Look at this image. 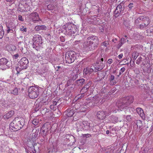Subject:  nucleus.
I'll return each instance as SVG.
<instances>
[{
  "label": "nucleus",
  "instance_id": "nucleus-64",
  "mask_svg": "<svg viewBox=\"0 0 153 153\" xmlns=\"http://www.w3.org/2000/svg\"><path fill=\"white\" fill-rule=\"evenodd\" d=\"M60 68H61V67L60 66H57L56 67V68H55L56 69V71H58L59 70V69Z\"/></svg>",
  "mask_w": 153,
  "mask_h": 153
},
{
  "label": "nucleus",
  "instance_id": "nucleus-24",
  "mask_svg": "<svg viewBox=\"0 0 153 153\" xmlns=\"http://www.w3.org/2000/svg\"><path fill=\"white\" fill-rule=\"evenodd\" d=\"M111 120L112 123H115L118 122V118L114 116H112L111 117Z\"/></svg>",
  "mask_w": 153,
  "mask_h": 153
},
{
  "label": "nucleus",
  "instance_id": "nucleus-47",
  "mask_svg": "<svg viewBox=\"0 0 153 153\" xmlns=\"http://www.w3.org/2000/svg\"><path fill=\"white\" fill-rule=\"evenodd\" d=\"M19 56V54L17 53L14 55H13V59H17Z\"/></svg>",
  "mask_w": 153,
  "mask_h": 153
},
{
  "label": "nucleus",
  "instance_id": "nucleus-36",
  "mask_svg": "<svg viewBox=\"0 0 153 153\" xmlns=\"http://www.w3.org/2000/svg\"><path fill=\"white\" fill-rule=\"evenodd\" d=\"M46 71V69L45 67H43L41 69L40 73L41 74H42Z\"/></svg>",
  "mask_w": 153,
  "mask_h": 153
},
{
  "label": "nucleus",
  "instance_id": "nucleus-53",
  "mask_svg": "<svg viewBox=\"0 0 153 153\" xmlns=\"http://www.w3.org/2000/svg\"><path fill=\"white\" fill-rule=\"evenodd\" d=\"M116 81H110V84L111 85H114L116 83Z\"/></svg>",
  "mask_w": 153,
  "mask_h": 153
},
{
  "label": "nucleus",
  "instance_id": "nucleus-40",
  "mask_svg": "<svg viewBox=\"0 0 153 153\" xmlns=\"http://www.w3.org/2000/svg\"><path fill=\"white\" fill-rule=\"evenodd\" d=\"M7 27H9V28H13V23L12 22H10V23L8 24L7 25Z\"/></svg>",
  "mask_w": 153,
  "mask_h": 153
},
{
  "label": "nucleus",
  "instance_id": "nucleus-56",
  "mask_svg": "<svg viewBox=\"0 0 153 153\" xmlns=\"http://www.w3.org/2000/svg\"><path fill=\"white\" fill-rule=\"evenodd\" d=\"M89 74H90L92 72L94 71V69L93 68H89Z\"/></svg>",
  "mask_w": 153,
  "mask_h": 153
},
{
  "label": "nucleus",
  "instance_id": "nucleus-20",
  "mask_svg": "<svg viewBox=\"0 0 153 153\" xmlns=\"http://www.w3.org/2000/svg\"><path fill=\"white\" fill-rule=\"evenodd\" d=\"M76 129L77 131H82V130L84 129V127H83L82 123H76Z\"/></svg>",
  "mask_w": 153,
  "mask_h": 153
},
{
  "label": "nucleus",
  "instance_id": "nucleus-9",
  "mask_svg": "<svg viewBox=\"0 0 153 153\" xmlns=\"http://www.w3.org/2000/svg\"><path fill=\"white\" fill-rule=\"evenodd\" d=\"M123 12V10L122 6L120 4L116 7V10L114 11V16L115 17H118L120 14L122 13Z\"/></svg>",
  "mask_w": 153,
  "mask_h": 153
},
{
  "label": "nucleus",
  "instance_id": "nucleus-35",
  "mask_svg": "<svg viewBox=\"0 0 153 153\" xmlns=\"http://www.w3.org/2000/svg\"><path fill=\"white\" fill-rule=\"evenodd\" d=\"M142 58L141 56H140L137 59L136 61V63L138 65H139L142 61Z\"/></svg>",
  "mask_w": 153,
  "mask_h": 153
},
{
  "label": "nucleus",
  "instance_id": "nucleus-4",
  "mask_svg": "<svg viewBox=\"0 0 153 153\" xmlns=\"http://www.w3.org/2000/svg\"><path fill=\"white\" fill-rule=\"evenodd\" d=\"M28 96L31 98H37L39 95V88L36 86H30L28 90Z\"/></svg>",
  "mask_w": 153,
  "mask_h": 153
},
{
  "label": "nucleus",
  "instance_id": "nucleus-38",
  "mask_svg": "<svg viewBox=\"0 0 153 153\" xmlns=\"http://www.w3.org/2000/svg\"><path fill=\"white\" fill-rule=\"evenodd\" d=\"M114 76L112 75H110L109 76L108 80L109 81H114Z\"/></svg>",
  "mask_w": 153,
  "mask_h": 153
},
{
  "label": "nucleus",
  "instance_id": "nucleus-25",
  "mask_svg": "<svg viewBox=\"0 0 153 153\" xmlns=\"http://www.w3.org/2000/svg\"><path fill=\"white\" fill-rule=\"evenodd\" d=\"M4 33V31L3 29L2 26L0 25V39H1L3 38Z\"/></svg>",
  "mask_w": 153,
  "mask_h": 153
},
{
  "label": "nucleus",
  "instance_id": "nucleus-22",
  "mask_svg": "<svg viewBox=\"0 0 153 153\" xmlns=\"http://www.w3.org/2000/svg\"><path fill=\"white\" fill-rule=\"evenodd\" d=\"M46 27L45 25H37L35 27V30L36 31H39L40 30H46Z\"/></svg>",
  "mask_w": 153,
  "mask_h": 153
},
{
  "label": "nucleus",
  "instance_id": "nucleus-21",
  "mask_svg": "<svg viewBox=\"0 0 153 153\" xmlns=\"http://www.w3.org/2000/svg\"><path fill=\"white\" fill-rule=\"evenodd\" d=\"M46 124H45L42 127L41 129L42 132L43 133V136H45L48 131V128H45V126Z\"/></svg>",
  "mask_w": 153,
  "mask_h": 153
},
{
  "label": "nucleus",
  "instance_id": "nucleus-6",
  "mask_svg": "<svg viewBox=\"0 0 153 153\" xmlns=\"http://www.w3.org/2000/svg\"><path fill=\"white\" fill-rule=\"evenodd\" d=\"M66 26L68 29L67 30V34L72 36V34H75L77 31L76 26L73 23L68 22L66 23Z\"/></svg>",
  "mask_w": 153,
  "mask_h": 153
},
{
  "label": "nucleus",
  "instance_id": "nucleus-3",
  "mask_svg": "<svg viewBox=\"0 0 153 153\" xmlns=\"http://www.w3.org/2000/svg\"><path fill=\"white\" fill-rule=\"evenodd\" d=\"M133 97L132 96L126 97L120 100L118 102L117 106L118 108L122 110L126 109L133 102Z\"/></svg>",
  "mask_w": 153,
  "mask_h": 153
},
{
  "label": "nucleus",
  "instance_id": "nucleus-52",
  "mask_svg": "<svg viewBox=\"0 0 153 153\" xmlns=\"http://www.w3.org/2000/svg\"><path fill=\"white\" fill-rule=\"evenodd\" d=\"M90 83H89L85 85L84 86V87H85V88H86V89H88L89 87L90 86Z\"/></svg>",
  "mask_w": 153,
  "mask_h": 153
},
{
  "label": "nucleus",
  "instance_id": "nucleus-12",
  "mask_svg": "<svg viewBox=\"0 0 153 153\" xmlns=\"http://www.w3.org/2000/svg\"><path fill=\"white\" fill-rule=\"evenodd\" d=\"M14 111L13 110L10 111L3 116V118L5 119H8L12 117L14 115Z\"/></svg>",
  "mask_w": 153,
  "mask_h": 153
},
{
  "label": "nucleus",
  "instance_id": "nucleus-1",
  "mask_svg": "<svg viewBox=\"0 0 153 153\" xmlns=\"http://www.w3.org/2000/svg\"><path fill=\"white\" fill-rule=\"evenodd\" d=\"M99 39L95 36L88 37L83 44V49L87 51H93L97 48L99 44Z\"/></svg>",
  "mask_w": 153,
  "mask_h": 153
},
{
  "label": "nucleus",
  "instance_id": "nucleus-29",
  "mask_svg": "<svg viewBox=\"0 0 153 153\" xmlns=\"http://www.w3.org/2000/svg\"><path fill=\"white\" fill-rule=\"evenodd\" d=\"M10 93L14 95H17L18 93V89L17 88H15L13 90L11 91Z\"/></svg>",
  "mask_w": 153,
  "mask_h": 153
},
{
  "label": "nucleus",
  "instance_id": "nucleus-31",
  "mask_svg": "<svg viewBox=\"0 0 153 153\" xmlns=\"http://www.w3.org/2000/svg\"><path fill=\"white\" fill-rule=\"evenodd\" d=\"M23 69H21V68L20 67V66L19 65H18V67L16 68V70L17 72V75H18V74H20V72Z\"/></svg>",
  "mask_w": 153,
  "mask_h": 153
},
{
  "label": "nucleus",
  "instance_id": "nucleus-14",
  "mask_svg": "<svg viewBox=\"0 0 153 153\" xmlns=\"http://www.w3.org/2000/svg\"><path fill=\"white\" fill-rule=\"evenodd\" d=\"M142 23L144 24V26H147L150 23V20L149 17H146L145 16H142Z\"/></svg>",
  "mask_w": 153,
  "mask_h": 153
},
{
  "label": "nucleus",
  "instance_id": "nucleus-63",
  "mask_svg": "<svg viewBox=\"0 0 153 153\" xmlns=\"http://www.w3.org/2000/svg\"><path fill=\"white\" fill-rule=\"evenodd\" d=\"M70 137V138H73L74 139V137L73 136L71 135H68L67 136V137Z\"/></svg>",
  "mask_w": 153,
  "mask_h": 153
},
{
  "label": "nucleus",
  "instance_id": "nucleus-48",
  "mask_svg": "<svg viewBox=\"0 0 153 153\" xmlns=\"http://www.w3.org/2000/svg\"><path fill=\"white\" fill-rule=\"evenodd\" d=\"M80 105L79 103L76 104L74 105V107L75 108V111L77 109H78L79 107H80Z\"/></svg>",
  "mask_w": 153,
  "mask_h": 153
},
{
  "label": "nucleus",
  "instance_id": "nucleus-16",
  "mask_svg": "<svg viewBox=\"0 0 153 153\" xmlns=\"http://www.w3.org/2000/svg\"><path fill=\"white\" fill-rule=\"evenodd\" d=\"M82 124L85 130L90 129L91 126L90 123L87 121H84L82 122Z\"/></svg>",
  "mask_w": 153,
  "mask_h": 153
},
{
  "label": "nucleus",
  "instance_id": "nucleus-26",
  "mask_svg": "<svg viewBox=\"0 0 153 153\" xmlns=\"http://www.w3.org/2000/svg\"><path fill=\"white\" fill-rule=\"evenodd\" d=\"M39 43H35V42H33V48H34L37 51L39 50L40 46Z\"/></svg>",
  "mask_w": 153,
  "mask_h": 153
},
{
  "label": "nucleus",
  "instance_id": "nucleus-41",
  "mask_svg": "<svg viewBox=\"0 0 153 153\" xmlns=\"http://www.w3.org/2000/svg\"><path fill=\"white\" fill-rule=\"evenodd\" d=\"M20 30L23 32H26L27 31V28L25 27L24 26H23L20 28Z\"/></svg>",
  "mask_w": 153,
  "mask_h": 153
},
{
  "label": "nucleus",
  "instance_id": "nucleus-7",
  "mask_svg": "<svg viewBox=\"0 0 153 153\" xmlns=\"http://www.w3.org/2000/svg\"><path fill=\"white\" fill-rule=\"evenodd\" d=\"M29 62L27 59L26 57L22 58L18 63V65L20 66V67L22 69H26L28 64Z\"/></svg>",
  "mask_w": 153,
  "mask_h": 153
},
{
  "label": "nucleus",
  "instance_id": "nucleus-46",
  "mask_svg": "<svg viewBox=\"0 0 153 153\" xmlns=\"http://www.w3.org/2000/svg\"><path fill=\"white\" fill-rule=\"evenodd\" d=\"M103 45L105 47H107V46L109 45V42L107 41H105L103 43Z\"/></svg>",
  "mask_w": 153,
  "mask_h": 153
},
{
  "label": "nucleus",
  "instance_id": "nucleus-59",
  "mask_svg": "<svg viewBox=\"0 0 153 153\" xmlns=\"http://www.w3.org/2000/svg\"><path fill=\"white\" fill-rule=\"evenodd\" d=\"M112 62H113L112 59H110L108 60L107 61V63H109V64H111Z\"/></svg>",
  "mask_w": 153,
  "mask_h": 153
},
{
  "label": "nucleus",
  "instance_id": "nucleus-15",
  "mask_svg": "<svg viewBox=\"0 0 153 153\" xmlns=\"http://www.w3.org/2000/svg\"><path fill=\"white\" fill-rule=\"evenodd\" d=\"M136 111L138 114L143 119L145 118V114L143 110L140 108H137Z\"/></svg>",
  "mask_w": 153,
  "mask_h": 153
},
{
  "label": "nucleus",
  "instance_id": "nucleus-51",
  "mask_svg": "<svg viewBox=\"0 0 153 153\" xmlns=\"http://www.w3.org/2000/svg\"><path fill=\"white\" fill-rule=\"evenodd\" d=\"M94 67V71L95 72H96L97 71H100L98 67L97 66V65H96L95 67Z\"/></svg>",
  "mask_w": 153,
  "mask_h": 153
},
{
  "label": "nucleus",
  "instance_id": "nucleus-11",
  "mask_svg": "<svg viewBox=\"0 0 153 153\" xmlns=\"http://www.w3.org/2000/svg\"><path fill=\"white\" fill-rule=\"evenodd\" d=\"M106 114V112L105 111H100L97 112V116L99 119L103 120L105 118Z\"/></svg>",
  "mask_w": 153,
  "mask_h": 153
},
{
  "label": "nucleus",
  "instance_id": "nucleus-19",
  "mask_svg": "<svg viewBox=\"0 0 153 153\" xmlns=\"http://www.w3.org/2000/svg\"><path fill=\"white\" fill-rule=\"evenodd\" d=\"M46 103V102H44L43 101H42V102H41L37 104L36 105L35 107L34 108V111L36 112L41 107L42 104Z\"/></svg>",
  "mask_w": 153,
  "mask_h": 153
},
{
  "label": "nucleus",
  "instance_id": "nucleus-44",
  "mask_svg": "<svg viewBox=\"0 0 153 153\" xmlns=\"http://www.w3.org/2000/svg\"><path fill=\"white\" fill-rule=\"evenodd\" d=\"M91 135L89 134H85L83 135V137H84L88 138L91 137Z\"/></svg>",
  "mask_w": 153,
  "mask_h": 153
},
{
  "label": "nucleus",
  "instance_id": "nucleus-42",
  "mask_svg": "<svg viewBox=\"0 0 153 153\" xmlns=\"http://www.w3.org/2000/svg\"><path fill=\"white\" fill-rule=\"evenodd\" d=\"M126 119L128 121H130L131 120V117L130 115H127L126 117Z\"/></svg>",
  "mask_w": 153,
  "mask_h": 153
},
{
  "label": "nucleus",
  "instance_id": "nucleus-5",
  "mask_svg": "<svg viewBox=\"0 0 153 153\" xmlns=\"http://www.w3.org/2000/svg\"><path fill=\"white\" fill-rule=\"evenodd\" d=\"M75 53L73 51L67 52L65 54V59L67 63L71 64L76 59Z\"/></svg>",
  "mask_w": 153,
  "mask_h": 153
},
{
  "label": "nucleus",
  "instance_id": "nucleus-57",
  "mask_svg": "<svg viewBox=\"0 0 153 153\" xmlns=\"http://www.w3.org/2000/svg\"><path fill=\"white\" fill-rule=\"evenodd\" d=\"M126 39L124 38H122L121 39L120 42L124 44L126 42Z\"/></svg>",
  "mask_w": 153,
  "mask_h": 153
},
{
  "label": "nucleus",
  "instance_id": "nucleus-8",
  "mask_svg": "<svg viewBox=\"0 0 153 153\" xmlns=\"http://www.w3.org/2000/svg\"><path fill=\"white\" fill-rule=\"evenodd\" d=\"M0 66L5 69L9 68L10 65L9 64L8 60L5 58L0 59Z\"/></svg>",
  "mask_w": 153,
  "mask_h": 153
},
{
  "label": "nucleus",
  "instance_id": "nucleus-23",
  "mask_svg": "<svg viewBox=\"0 0 153 153\" xmlns=\"http://www.w3.org/2000/svg\"><path fill=\"white\" fill-rule=\"evenodd\" d=\"M85 81L84 79L82 78L76 80L75 83L76 84H77L78 86H82L83 84Z\"/></svg>",
  "mask_w": 153,
  "mask_h": 153
},
{
  "label": "nucleus",
  "instance_id": "nucleus-50",
  "mask_svg": "<svg viewBox=\"0 0 153 153\" xmlns=\"http://www.w3.org/2000/svg\"><path fill=\"white\" fill-rule=\"evenodd\" d=\"M144 24H143V23H142V24H140L139 25L141 29H143L146 27L147 26H144Z\"/></svg>",
  "mask_w": 153,
  "mask_h": 153
},
{
  "label": "nucleus",
  "instance_id": "nucleus-45",
  "mask_svg": "<svg viewBox=\"0 0 153 153\" xmlns=\"http://www.w3.org/2000/svg\"><path fill=\"white\" fill-rule=\"evenodd\" d=\"M100 31L101 32H104V27L103 26H100L99 27Z\"/></svg>",
  "mask_w": 153,
  "mask_h": 153
},
{
  "label": "nucleus",
  "instance_id": "nucleus-55",
  "mask_svg": "<svg viewBox=\"0 0 153 153\" xmlns=\"http://www.w3.org/2000/svg\"><path fill=\"white\" fill-rule=\"evenodd\" d=\"M67 26H66V24L65 25H63V28L65 30L66 33L67 34V30L68 29V28H67Z\"/></svg>",
  "mask_w": 153,
  "mask_h": 153
},
{
  "label": "nucleus",
  "instance_id": "nucleus-10",
  "mask_svg": "<svg viewBox=\"0 0 153 153\" xmlns=\"http://www.w3.org/2000/svg\"><path fill=\"white\" fill-rule=\"evenodd\" d=\"M30 16L32 17V19L34 22L40 20L39 15L36 12L31 13Z\"/></svg>",
  "mask_w": 153,
  "mask_h": 153
},
{
  "label": "nucleus",
  "instance_id": "nucleus-28",
  "mask_svg": "<svg viewBox=\"0 0 153 153\" xmlns=\"http://www.w3.org/2000/svg\"><path fill=\"white\" fill-rule=\"evenodd\" d=\"M139 54L137 52H134L132 53V58H133V60L134 61L136 59L137 57L139 56Z\"/></svg>",
  "mask_w": 153,
  "mask_h": 153
},
{
  "label": "nucleus",
  "instance_id": "nucleus-54",
  "mask_svg": "<svg viewBox=\"0 0 153 153\" xmlns=\"http://www.w3.org/2000/svg\"><path fill=\"white\" fill-rule=\"evenodd\" d=\"M18 19L21 21H23L24 20L23 19L22 16L21 15H19L18 16Z\"/></svg>",
  "mask_w": 153,
  "mask_h": 153
},
{
  "label": "nucleus",
  "instance_id": "nucleus-61",
  "mask_svg": "<svg viewBox=\"0 0 153 153\" xmlns=\"http://www.w3.org/2000/svg\"><path fill=\"white\" fill-rule=\"evenodd\" d=\"M57 102L56 100L54 101L53 102V104L52 105H56L57 104Z\"/></svg>",
  "mask_w": 153,
  "mask_h": 153
},
{
  "label": "nucleus",
  "instance_id": "nucleus-62",
  "mask_svg": "<svg viewBox=\"0 0 153 153\" xmlns=\"http://www.w3.org/2000/svg\"><path fill=\"white\" fill-rule=\"evenodd\" d=\"M123 56V54L122 53H121L118 56V57L119 59H121L122 58Z\"/></svg>",
  "mask_w": 153,
  "mask_h": 153
},
{
  "label": "nucleus",
  "instance_id": "nucleus-49",
  "mask_svg": "<svg viewBox=\"0 0 153 153\" xmlns=\"http://www.w3.org/2000/svg\"><path fill=\"white\" fill-rule=\"evenodd\" d=\"M128 7L129 9L131 10L132 7H134L133 4V3H130L128 5Z\"/></svg>",
  "mask_w": 153,
  "mask_h": 153
},
{
  "label": "nucleus",
  "instance_id": "nucleus-2",
  "mask_svg": "<svg viewBox=\"0 0 153 153\" xmlns=\"http://www.w3.org/2000/svg\"><path fill=\"white\" fill-rule=\"evenodd\" d=\"M25 120L21 117H16L10 123V127L14 131L21 129L25 125Z\"/></svg>",
  "mask_w": 153,
  "mask_h": 153
},
{
  "label": "nucleus",
  "instance_id": "nucleus-30",
  "mask_svg": "<svg viewBox=\"0 0 153 153\" xmlns=\"http://www.w3.org/2000/svg\"><path fill=\"white\" fill-rule=\"evenodd\" d=\"M100 71L105 66V64L103 63L102 62L100 63V65H97Z\"/></svg>",
  "mask_w": 153,
  "mask_h": 153
},
{
  "label": "nucleus",
  "instance_id": "nucleus-60",
  "mask_svg": "<svg viewBox=\"0 0 153 153\" xmlns=\"http://www.w3.org/2000/svg\"><path fill=\"white\" fill-rule=\"evenodd\" d=\"M55 106L53 105H51L50 106V108L51 109L54 110L55 108Z\"/></svg>",
  "mask_w": 153,
  "mask_h": 153
},
{
  "label": "nucleus",
  "instance_id": "nucleus-37",
  "mask_svg": "<svg viewBox=\"0 0 153 153\" xmlns=\"http://www.w3.org/2000/svg\"><path fill=\"white\" fill-rule=\"evenodd\" d=\"M87 90L88 89H86V88H85V87L84 86V87L81 89L80 91V93H81V94H83L84 93L86 92L87 91Z\"/></svg>",
  "mask_w": 153,
  "mask_h": 153
},
{
  "label": "nucleus",
  "instance_id": "nucleus-18",
  "mask_svg": "<svg viewBox=\"0 0 153 153\" xmlns=\"http://www.w3.org/2000/svg\"><path fill=\"white\" fill-rule=\"evenodd\" d=\"M41 39V36L39 35H35L33 38V42H35V43H39L40 40Z\"/></svg>",
  "mask_w": 153,
  "mask_h": 153
},
{
  "label": "nucleus",
  "instance_id": "nucleus-32",
  "mask_svg": "<svg viewBox=\"0 0 153 153\" xmlns=\"http://www.w3.org/2000/svg\"><path fill=\"white\" fill-rule=\"evenodd\" d=\"M39 120L38 119H33L32 122V123L35 125H37L39 123Z\"/></svg>",
  "mask_w": 153,
  "mask_h": 153
},
{
  "label": "nucleus",
  "instance_id": "nucleus-43",
  "mask_svg": "<svg viewBox=\"0 0 153 153\" xmlns=\"http://www.w3.org/2000/svg\"><path fill=\"white\" fill-rule=\"evenodd\" d=\"M7 28V33H8L10 32L12 33L13 31L12 28H10L9 27Z\"/></svg>",
  "mask_w": 153,
  "mask_h": 153
},
{
  "label": "nucleus",
  "instance_id": "nucleus-33",
  "mask_svg": "<svg viewBox=\"0 0 153 153\" xmlns=\"http://www.w3.org/2000/svg\"><path fill=\"white\" fill-rule=\"evenodd\" d=\"M47 8L48 10H52L54 8V6L52 4H48L47 6Z\"/></svg>",
  "mask_w": 153,
  "mask_h": 153
},
{
  "label": "nucleus",
  "instance_id": "nucleus-27",
  "mask_svg": "<svg viewBox=\"0 0 153 153\" xmlns=\"http://www.w3.org/2000/svg\"><path fill=\"white\" fill-rule=\"evenodd\" d=\"M142 18V16H140L135 20V23L136 25H137L140 23H142L141 20H142V19H143Z\"/></svg>",
  "mask_w": 153,
  "mask_h": 153
},
{
  "label": "nucleus",
  "instance_id": "nucleus-58",
  "mask_svg": "<svg viewBox=\"0 0 153 153\" xmlns=\"http://www.w3.org/2000/svg\"><path fill=\"white\" fill-rule=\"evenodd\" d=\"M123 44V43H122L120 41L119 44L118 45L117 48L118 49H119L120 48L122 45Z\"/></svg>",
  "mask_w": 153,
  "mask_h": 153
},
{
  "label": "nucleus",
  "instance_id": "nucleus-17",
  "mask_svg": "<svg viewBox=\"0 0 153 153\" xmlns=\"http://www.w3.org/2000/svg\"><path fill=\"white\" fill-rule=\"evenodd\" d=\"M24 8L25 9H22L21 7H19L18 8V10L21 12H23L25 11L27 12L28 11H30V7L27 6V5H25L24 6Z\"/></svg>",
  "mask_w": 153,
  "mask_h": 153
},
{
  "label": "nucleus",
  "instance_id": "nucleus-13",
  "mask_svg": "<svg viewBox=\"0 0 153 153\" xmlns=\"http://www.w3.org/2000/svg\"><path fill=\"white\" fill-rule=\"evenodd\" d=\"M76 111L73 109L68 108L66 111V115L68 117H71L75 113Z\"/></svg>",
  "mask_w": 153,
  "mask_h": 153
},
{
  "label": "nucleus",
  "instance_id": "nucleus-34",
  "mask_svg": "<svg viewBox=\"0 0 153 153\" xmlns=\"http://www.w3.org/2000/svg\"><path fill=\"white\" fill-rule=\"evenodd\" d=\"M89 68H86L84 69L83 70V74L84 75H87L89 73Z\"/></svg>",
  "mask_w": 153,
  "mask_h": 153
},
{
  "label": "nucleus",
  "instance_id": "nucleus-39",
  "mask_svg": "<svg viewBox=\"0 0 153 153\" xmlns=\"http://www.w3.org/2000/svg\"><path fill=\"white\" fill-rule=\"evenodd\" d=\"M125 70V68L124 67L122 68L121 69L119 73V76L120 75H121L122 73H123V72H124Z\"/></svg>",
  "mask_w": 153,
  "mask_h": 153
}]
</instances>
